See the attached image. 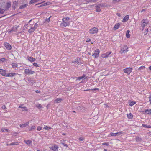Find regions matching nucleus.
<instances>
[{
  "label": "nucleus",
  "mask_w": 151,
  "mask_h": 151,
  "mask_svg": "<svg viewBox=\"0 0 151 151\" xmlns=\"http://www.w3.org/2000/svg\"><path fill=\"white\" fill-rule=\"evenodd\" d=\"M128 47L126 45H124L123 47H121V50L119 51V52L121 54L126 53L128 51Z\"/></svg>",
  "instance_id": "obj_1"
},
{
  "label": "nucleus",
  "mask_w": 151,
  "mask_h": 151,
  "mask_svg": "<svg viewBox=\"0 0 151 151\" xmlns=\"http://www.w3.org/2000/svg\"><path fill=\"white\" fill-rule=\"evenodd\" d=\"M132 69L133 68H132L129 67L124 69L123 71L125 73L129 75L132 71Z\"/></svg>",
  "instance_id": "obj_2"
},
{
  "label": "nucleus",
  "mask_w": 151,
  "mask_h": 151,
  "mask_svg": "<svg viewBox=\"0 0 151 151\" xmlns=\"http://www.w3.org/2000/svg\"><path fill=\"white\" fill-rule=\"evenodd\" d=\"M94 52H95L92 54V56H94L95 58H97L99 56L100 51L99 49H97L94 51Z\"/></svg>",
  "instance_id": "obj_3"
},
{
  "label": "nucleus",
  "mask_w": 151,
  "mask_h": 151,
  "mask_svg": "<svg viewBox=\"0 0 151 151\" xmlns=\"http://www.w3.org/2000/svg\"><path fill=\"white\" fill-rule=\"evenodd\" d=\"M98 29L96 27H94L91 28L89 30V33L91 34H94L96 33L98 31Z\"/></svg>",
  "instance_id": "obj_4"
},
{
  "label": "nucleus",
  "mask_w": 151,
  "mask_h": 151,
  "mask_svg": "<svg viewBox=\"0 0 151 151\" xmlns=\"http://www.w3.org/2000/svg\"><path fill=\"white\" fill-rule=\"evenodd\" d=\"M123 131H120L116 133H110V135L111 136H116L120 135L121 134H123Z\"/></svg>",
  "instance_id": "obj_5"
},
{
  "label": "nucleus",
  "mask_w": 151,
  "mask_h": 151,
  "mask_svg": "<svg viewBox=\"0 0 151 151\" xmlns=\"http://www.w3.org/2000/svg\"><path fill=\"white\" fill-rule=\"evenodd\" d=\"M24 72L26 74L29 75L33 74L35 73V72L32 71L30 69H26L24 70Z\"/></svg>",
  "instance_id": "obj_6"
},
{
  "label": "nucleus",
  "mask_w": 151,
  "mask_h": 151,
  "mask_svg": "<svg viewBox=\"0 0 151 151\" xmlns=\"http://www.w3.org/2000/svg\"><path fill=\"white\" fill-rule=\"evenodd\" d=\"M4 45L5 47L8 50H10L12 49V46L8 43L7 42H5L4 44Z\"/></svg>",
  "instance_id": "obj_7"
},
{
  "label": "nucleus",
  "mask_w": 151,
  "mask_h": 151,
  "mask_svg": "<svg viewBox=\"0 0 151 151\" xmlns=\"http://www.w3.org/2000/svg\"><path fill=\"white\" fill-rule=\"evenodd\" d=\"M18 4V1H14L12 6V7L14 10H15L16 8L17 7Z\"/></svg>",
  "instance_id": "obj_8"
},
{
  "label": "nucleus",
  "mask_w": 151,
  "mask_h": 151,
  "mask_svg": "<svg viewBox=\"0 0 151 151\" xmlns=\"http://www.w3.org/2000/svg\"><path fill=\"white\" fill-rule=\"evenodd\" d=\"M70 25V23L69 22H65L62 23L60 25L63 27H65L66 26H69Z\"/></svg>",
  "instance_id": "obj_9"
},
{
  "label": "nucleus",
  "mask_w": 151,
  "mask_h": 151,
  "mask_svg": "<svg viewBox=\"0 0 151 151\" xmlns=\"http://www.w3.org/2000/svg\"><path fill=\"white\" fill-rule=\"evenodd\" d=\"M106 6H106V4L101 3V4H98L96 5L95 6V7L96 8H100V7H106Z\"/></svg>",
  "instance_id": "obj_10"
},
{
  "label": "nucleus",
  "mask_w": 151,
  "mask_h": 151,
  "mask_svg": "<svg viewBox=\"0 0 151 151\" xmlns=\"http://www.w3.org/2000/svg\"><path fill=\"white\" fill-rule=\"evenodd\" d=\"M28 82L32 85L33 84L35 83L36 82V81L30 78H28Z\"/></svg>",
  "instance_id": "obj_11"
},
{
  "label": "nucleus",
  "mask_w": 151,
  "mask_h": 151,
  "mask_svg": "<svg viewBox=\"0 0 151 151\" xmlns=\"http://www.w3.org/2000/svg\"><path fill=\"white\" fill-rule=\"evenodd\" d=\"M0 74L3 76H5L6 75V71L4 70L0 69Z\"/></svg>",
  "instance_id": "obj_12"
},
{
  "label": "nucleus",
  "mask_w": 151,
  "mask_h": 151,
  "mask_svg": "<svg viewBox=\"0 0 151 151\" xmlns=\"http://www.w3.org/2000/svg\"><path fill=\"white\" fill-rule=\"evenodd\" d=\"M11 6V4L10 2H8L7 3L6 5V9L7 10L10 8Z\"/></svg>",
  "instance_id": "obj_13"
},
{
  "label": "nucleus",
  "mask_w": 151,
  "mask_h": 151,
  "mask_svg": "<svg viewBox=\"0 0 151 151\" xmlns=\"http://www.w3.org/2000/svg\"><path fill=\"white\" fill-rule=\"evenodd\" d=\"M145 114H151V109H147L145 110Z\"/></svg>",
  "instance_id": "obj_14"
},
{
  "label": "nucleus",
  "mask_w": 151,
  "mask_h": 151,
  "mask_svg": "<svg viewBox=\"0 0 151 151\" xmlns=\"http://www.w3.org/2000/svg\"><path fill=\"white\" fill-rule=\"evenodd\" d=\"M23 106V105H22L21 106H20L19 107V108H22L23 109L22 110V111H28V109L25 106Z\"/></svg>",
  "instance_id": "obj_15"
},
{
  "label": "nucleus",
  "mask_w": 151,
  "mask_h": 151,
  "mask_svg": "<svg viewBox=\"0 0 151 151\" xmlns=\"http://www.w3.org/2000/svg\"><path fill=\"white\" fill-rule=\"evenodd\" d=\"M129 19V16L128 15H127L123 18L122 20L123 22H127Z\"/></svg>",
  "instance_id": "obj_16"
},
{
  "label": "nucleus",
  "mask_w": 151,
  "mask_h": 151,
  "mask_svg": "<svg viewBox=\"0 0 151 151\" xmlns=\"http://www.w3.org/2000/svg\"><path fill=\"white\" fill-rule=\"evenodd\" d=\"M28 60L30 62L35 61L36 60V59L32 57H28Z\"/></svg>",
  "instance_id": "obj_17"
},
{
  "label": "nucleus",
  "mask_w": 151,
  "mask_h": 151,
  "mask_svg": "<svg viewBox=\"0 0 151 151\" xmlns=\"http://www.w3.org/2000/svg\"><path fill=\"white\" fill-rule=\"evenodd\" d=\"M16 75V73H8L6 75V77H12Z\"/></svg>",
  "instance_id": "obj_18"
},
{
  "label": "nucleus",
  "mask_w": 151,
  "mask_h": 151,
  "mask_svg": "<svg viewBox=\"0 0 151 151\" xmlns=\"http://www.w3.org/2000/svg\"><path fill=\"white\" fill-rule=\"evenodd\" d=\"M120 25V24L119 23H117L114 26V29L115 30H116V29H118L119 28V26Z\"/></svg>",
  "instance_id": "obj_19"
},
{
  "label": "nucleus",
  "mask_w": 151,
  "mask_h": 151,
  "mask_svg": "<svg viewBox=\"0 0 151 151\" xmlns=\"http://www.w3.org/2000/svg\"><path fill=\"white\" fill-rule=\"evenodd\" d=\"M24 142L27 145H29L30 144H32V141L30 140H24Z\"/></svg>",
  "instance_id": "obj_20"
},
{
  "label": "nucleus",
  "mask_w": 151,
  "mask_h": 151,
  "mask_svg": "<svg viewBox=\"0 0 151 151\" xmlns=\"http://www.w3.org/2000/svg\"><path fill=\"white\" fill-rule=\"evenodd\" d=\"M80 58H77L75 60V61L74 62V63L76 62L77 64H80L81 62H80Z\"/></svg>",
  "instance_id": "obj_21"
},
{
  "label": "nucleus",
  "mask_w": 151,
  "mask_h": 151,
  "mask_svg": "<svg viewBox=\"0 0 151 151\" xmlns=\"http://www.w3.org/2000/svg\"><path fill=\"white\" fill-rule=\"evenodd\" d=\"M58 147L56 145H54L53 146V150L54 151H58Z\"/></svg>",
  "instance_id": "obj_22"
},
{
  "label": "nucleus",
  "mask_w": 151,
  "mask_h": 151,
  "mask_svg": "<svg viewBox=\"0 0 151 151\" xmlns=\"http://www.w3.org/2000/svg\"><path fill=\"white\" fill-rule=\"evenodd\" d=\"M127 116L128 118L129 119H131L133 118V115L131 113H130L129 114H127Z\"/></svg>",
  "instance_id": "obj_23"
},
{
  "label": "nucleus",
  "mask_w": 151,
  "mask_h": 151,
  "mask_svg": "<svg viewBox=\"0 0 151 151\" xmlns=\"http://www.w3.org/2000/svg\"><path fill=\"white\" fill-rule=\"evenodd\" d=\"M29 124V122H27L26 123L23 124H20V126L21 128H23L26 127L27 125H28Z\"/></svg>",
  "instance_id": "obj_24"
},
{
  "label": "nucleus",
  "mask_w": 151,
  "mask_h": 151,
  "mask_svg": "<svg viewBox=\"0 0 151 151\" xmlns=\"http://www.w3.org/2000/svg\"><path fill=\"white\" fill-rule=\"evenodd\" d=\"M142 140V139L141 138L137 136L136 138V141L137 142H141Z\"/></svg>",
  "instance_id": "obj_25"
},
{
  "label": "nucleus",
  "mask_w": 151,
  "mask_h": 151,
  "mask_svg": "<svg viewBox=\"0 0 151 151\" xmlns=\"http://www.w3.org/2000/svg\"><path fill=\"white\" fill-rule=\"evenodd\" d=\"M130 32V31L129 30H127V32L126 34V36L127 38H129L130 36V35L129 34V33Z\"/></svg>",
  "instance_id": "obj_26"
},
{
  "label": "nucleus",
  "mask_w": 151,
  "mask_h": 151,
  "mask_svg": "<svg viewBox=\"0 0 151 151\" xmlns=\"http://www.w3.org/2000/svg\"><path fill=\"white\" fill-rule=\"evenodd\" d=\"M85 76L86 75L85 74H83L81 76L77 77V79L80 80L84 78Z\"/></svg>",
  "instance_id": "obj_27"
},
{
  "label": "nucleus",
  "mask_w": 151,
  "mask_h": 151,
  "mask_svg": "<svg viewBox=\"0 0 151 151\" xmlns=\"http://www.w3.org/2000/svg\"><path fill=\"white\" fill-rule=\"evenodd\" d=\"M39 0H31L29 3V4H32L35 3H36L38 2Z\"/></svg>",
  "instance_id": "obj_28"
},
{
  "label": "nucleus",
  "mask_w": 151,
  "mask_h": 151,
  "mask_svg": "<svg viewBox=\"0 0 151 151\" xmlns=\"http://www.w3.org/2000/svg\"><path fill=\"white\" fill-rule=\"evenodd\" d=\"M136 103V102L135 101H132L131 102H129V105L131 106H133V105H134V104H135Z\"/></svg>",
  "instance_id": "obj_29"
},
{
  "label": "nucleus",
  "mask_w": 151,
  "mask_h": 151,
  "mask_svg": "<svg viewBox=\"0 0 151 151\" xmlns=\"http://www.w3.org/2000/svg\"><path fill=\"white\" fill-rule=\"evenodd\" d=\"M7 9H1L0 8V14H3L5 11H7Z\"/></svg>",
  "instance_id": "obj_30"
},
{
  "label": "nucleus",
  "mask_w": 151,
  "mask_h": 151,
  "mask_svg": "<svg viewBox=\"0 0 151 151\" xmlns=\"http://www.w3.org/2000/svg\"><path fill=\"white\" fill-rule=\"evenodd\" d=\"M1 130L2 132H8L9 130L7 129L2 128L1 129Z\"/></svg>",
  "instance_id": "obj_31"
},
{
  "label": "nucleus",
  "mask_w": 151,
  "mask_h": 151,
  "mask_svg": "<svg viewBox=\"0 0 151 151\" xmlns=\"http://www.w3.org/2000/svg\"><path fill=\"white\" fill-rule=\"evenodd\" d=\"M27 4H25L23 5H22L20 6L19 9H24L27 7Z\"/></svg>",
  "instance_id": "obj_32"
},
{
  "label": "nucleus",
  "mask_w": 151,
  "mask_h": 151,
  "mask_svg": "<svg viewBox=\"0 0 151 151\" xmlns=\"http://www.w3.org/2000/svg\"><path fill=\"white\" fill-rule=\"evenodd\" d=\"M11 65L13 68H16L17 67V64L15 63H12L11 64Z\"/></svg>",
  "instance_id": "obj_33"
},
{
  "label": "nucleus",
  "mask_w": 151,
  "mask_h": 151,
  "mask_svg": "<svg viewBox=\"0 0 151 151\" xmlns=\"http://www.w3.org/2000/svg\"><path fill=\"white\" fill-rule=\"evenodd\" d=\"M19 144V143L18 142H12L9 144V145H17Z\"/></svg>",
  "instance_id": "obj_34"
},
{
  "label": "nucleus",
  "mask_w": 151,
  "mask_h": 151,
  "mask_svg": "<svg viewBox=\"0 0 151 151\" xmlns=\"http://www.w3.org/2000/svg\"><path fill=\"white\" fill-rule=\"evenodd\" d=\"M6 61L7 60L4 58L0 59V62H4Z\"/></svg>",
  "instance_id": "obj_35"
},
{
  "label": "nucleus",
  "mask_w": 151,
  "mask_h": 151,
  "mask_svg": "<svg viewBox=\"0 0 151 151\" xmlns=\"http://www.w3.org/2000/svg\"><path fill=\"white\" fill-rule=\"evenodd\" d=\"M142 126L145 128H151V126L147 125V124H142Z\"/></svg>",
  "instance_id": "obj_36"
},
{
  "label": "nucleus",
  "mask_w": 151,
  "mask_h": 151,
  "mask_svg": "<svg viewBox=\"0 0 151 151\" xmlns=\"http://www.w3.org/2000/svg\"><path fill=\"white\" fill-rule=\"evenodd\" d=\"M69 19V18L68 17L64 18L62 19V21L63 22H66L68 21Z\"/></svg>",
  "instance_id": "obj_37"
},
{
  "label": "nucleus",
  "mask_w": 151,
  "mask_h": 151,
  "mask_svg": "<svg viewBox=\"0 0 151 151\" xmlns=\"http://www.w3.org/2000/svg\"><path fill=\"white\" fill-rule=\"evenodd\" d=\"M62 100V99L61 98H57L55 100V101L57 103H59Z\"/></svg>",
  "instance_id": "obj_38"
},
{
  "label": "nucleus",
  "mask_w": 151,
  "mask_h": 151,
  "mask_svg": "<svg viewBox=\"0 0 151 151\" xmlns=\"http://www.w3.org/2000/svg\"><path fill=\"white\" fill-rule=\"evenodd\" d=\"M148 22H145V23L144 24H142V30H144V27L147 24V23Z\"/></svg>",
  "instance_id": "obj_39"
},
{
  "label": "nucleus",
  "mask_w": 151,
  "mask_h": 151,
  "mask_svg": "<svg viewBox=\"0 0 151 151\" xmlns=\"http://www.w3.org/2000/svg\"><path fill=\"white\" fill-rule=\"evenodd\" d=\"M51 128H52L51 127H48L47 126H46L45 127H44L43 129L45 130H49L51 129Z\"/></svg>",
  "instance_id": "obj_40"
},
{
  "label": "nucleus",
  "mask_w": 151,
  "mask_h": 151,
  "mask_svg": "<svg viewBox=\"0 0 151 151\" xmlns=\"http://www.w3.org/2000/svg\"><path fill=\"white\" fill-rule=\"evenodd\" d=\"M36 106L39 109L42 107V105L40 104H37V105H36Z\"/></svg>",
  "instance_id": "obj_41"
},
{
  "label": "nucleus",
  "mask_w": 151,
  "mask_h": 151,
  "mask_svg": "<svg viewBox=\"0 0 151 151\" xmlns=\"http://www.w3.org/2000/svg\"><path fill=\"white\" fill-rule=\"evenodd\" d=\"M96 11L97 12H100L101 11V10L99 8H96Z\"/></svg>",
  "instance_id": "obj_42"
},
{
  "label": "nucleus",
  "mask_w": 151,
  "mask_h": 151,
  "mask_svg": "<svg viewBox=\"0 0 151 151\" xmlns=\"http://www.w3.org/2000/svg\"><path fill=\"white\" fill-rule=\"evenodd\" d=\"M34 31L31 28L28 30L30 34L32 33Z\"/></svg>",
  "instance_id": "obj_43"
},
{
  "label": "nucleus",
  "mask_w": 151,
  "mask_h": 151,
  "mask_svg": "<svg viewBox=\"0 0 151 151\" xmlns=\"http://www.w3.org/2000/svg\"><path fill=\"white\" fill-rule=\"evenodd\" d=\"M36 127L35 126H32L31 128L30 129H29V130H35Z\"/></svg>",
  "instance_id": "obj_44"
},
{
  "label": "nucleus",
  "mask_w": 151,
  "mask_h": 151,
  "mask_svg": "<svg viewBox=\"0 0 151 151\" xmlns=\"http://www.w3.org/2000/svg\"><path fill=\"white\" fill-rule=\"evenodd\" d=\"M112 53V52L111 51H110L109 52H107L106 54V57H108Z\"/></svg>",
  "instance_id": "obj_45"
},
{
  "label": "nucleus",
  "mask_w": 151,
  "mask_h": 151,
  "mask_svg": "<svg viewBox=\"0 0 151 151\" xmlns=\"http://www.w3.org/2000/svg\"><path fill=\"white\" fill-rule=\"evenodd\" d=\"M145 68V67L144 66H142L139 68L138 70L140 71L142 69H143Z\"/></svg>",
  "instance_id": "obj_46"
},
{
  "label": "nucleus",
  "mask_w": 151,
  "mask_h": 151,
  "mask_svg": "<svg viewBox=\"0 0 151 151\" xmlns=\"http://www.w3.org/2000/svg\"><path fill=\"white\" fill-rule=\"evenodd\" d=\"M79 139L80 141H83L84 140V138L83 137H80L79 138Z\"/></svg>",
  "instance_id": "obj_47"
},
{
  "label": "nucleus",
  "mask_w": 151,
  "mask_h": 151,
  "mask_svg": "<svg viewBox=\"0 0 151 151\" xmlns=\"http://www.w3.org/2000/svg\"><path fill=\"white\" fill-rule=\"evenodd\" d=\"M106 53H104L102 55L101 57L103 58H107V57H106Z\"/></svg>",
  "instance_id": "obj_48"
},
{
  "label": "nucleus",
  "mask_w": 151,
  "mask_h": 151,
  "mask_svg": "<svg viewBox=\"0 0 151 151\" xmlns=\"http://www.w3.org/2000/svg\"><path fill=\"white\" fill-rule=\"evenodd\" d=\"M102 145H105L106 146H108L109 145V142H104L102 143Z\"/></svg>",
  "instance_id": "obj_49"
},
{
  "label": "nucleus",
  "mask_w": 151,
  "mask_h": 151,
  "mask_svg": "<svg viewBox=\"0 0 151 151\" xmlns=\"http://www.w3.org/2000/svg\"><path fill=\"white\" fill-rule=\"evenodd\" d=\"M45 6L47 5H48L51 4V3L50 2H47L46 3H44Z\"/></svg>",
  "instance_id": "obj_50"
},
{
  "label": "nucleus",
  "mask_w": 151,
  "mask_h": 151,
  "mask_svg": "<svg viewBox=\"0 0 151 151\" xmlns=\"http://www.w3.org/2000/svg\"><path fill=\"white\" fill-rule=\"evenodd\" d=\"M42 129V127L40 126L38 127L37 128V130L38 131H40Z\"/></svg>",
  "instance_id": "obj_51"
},
{
  "label": "nucleus",
  "mask_w": 151,
  "mask_h": 151,
  "mask_svg": "<svg viewBox=\"0 0 151 151\" xmlns=\"http://www.w3.org/2000/svg\"><path fill=\"white\" fill-rule=\"evenodd\" d=\"M45 6L44 3L42 4L40 6H38V8H40V7H42L43 6Z\"/></svg>",
  "instance_id": "obj_52"
},
{
  "label": "nucleus",
  "mask_w": 151,
  "mask_h": 151,
  "mask_svg": "<svg viewBox=\"0 0 151 151\" xmlns=\"http://www.w3.org/2000/svg\"><path fill=\"white\" fill-rule=\"evenodd\" d=\"M37 26H38V24H37V22L35 24L34 27V28H35L36 29V28L37 27Z\"/></svg>",
  "instance_id": "obj_53"
},
{
  "label": "nucleus",
  "mask_w": 151,
  "mask_h": 151,
  "mask_svg": "<svg viewBox=\"0 0 151 151\" xmlns=\"http://www.w3.org/2000/svg\"><path fill=\"white\" fill-rule=\"evenodd\" d=\"M51 16L49 18H48L47 19L45 20V22H48L50 21V18L51 17Z\"/></svg>",
  "instance_id": "obj_54"
},
{
  "label": "nucleus",
  "mask_w": 151,
  "mask_h": 151,
  "mask_svg": "<svg viewBox=\"0 0 151 151\" xmlns=\"http://www.w3.org/2000/svg\"><path fill=\"white\" fill-rule=\"evenodd\" d=\"M62 144L64 146H65L66 147H68V145L64 143H62Z\"/></svg>",
  "instance_id": "obj_55"
},
{
  "label": "nucleus",
  "mask_w": 151,
  "mask_h": 151,
  "mask_svg": "<svg viewBox=\"0 0 151 151\" xmlns=\"http://www.w3.org/2000/svg\"><path fill=\"white\" fill-rule=\"evenodd\" d=\"M33 65L35 67H39V66L36 63H34L33 64Z\"/></svg>",
  "instance_id": "obj_56"
},
{
  "label": "nucleus",
  "mask_w": 151,
  "mask_h": 151,
  "mask_svg": "<svg viewBox=\"0 0 151 151\" xmlns=\"http://www.w3.org/2000/svg\"><path fill=\"white\" fill-rule=\"evenodd\" d=\"M145 22H146V21L145 20V19H143L141 22L142 23V24H144Z\"/></svg>",
  "instance_id": "obj_57"
},
{
  "label": "nucleus",
  "mask_w": 151,
  "mask_h": 151,
  "mask_svg": "<svg viewBox=\"0 0 151 151\" xmlns=\"http://www.w3.org/2000/svg\"><path fill=\"white\" fill-rule=\"evenodd\" d=\"M2 108L4 109H6V106L5 105H3L2 106Z\"/></svg>",
  "instance_id": "obj_58"
},
{
  "label": "nucleus",
  "mask_w": 151,
  "mask_h": 151,
  "mask_svg": "<svg viewBox=\"0 0 151 151\" xmlns=\"http://www.w3.org/2000/svg\"><path fill=\"white\" fill-rule=\"evenodd\" d=\"M44 2H45V1H43L42 2H41V3H38V4H36V5H38L42 3H43Z\"/></svg>",
  "instance_id": "obj_59"
},
{
  "label": "nucleus",
  "mask_w": 151,
  "mask_h": 151,
  "mask_svg": "<svg viewBox=\"0 0 151 151\" xmlns=\"http://www.w3.org/2000/svg\"><path fill=\"white\" fill-rule=\"evenodd\" d=\"M31 28H32L33 30L34 31H35V29H36V28H34V27H31Z\"/></svg>",
  "instance_id": "obj_60"
},
{
  "label": "nucleus",
  "mask_w": 151,
  "mask_h": 151,
  "mask_svg": "<svg viewBox=\"0 0 151 151\" xmlns=\"http://www.w3.org/2000/svg\"><path fill=\"white\" fill-rule=\"evenodd\" d=\"M49 148H50V149L52 150H53V146H52V147H49Z\"/></svg>",
  "instance_id": "obj_61"
},
{
  "label": "nucleus",
  "mask_w": 151,
  "mask_h": 151,
  "mask_svg": "<svg viewBox=\"0 0 151 151\" xmlns=\"http://www.w3.org/2000/svg\"><path fill=\"white\" fill-rule=\"evenodd\" d=\"M146 10V9H142V10L141 11V12H145Z\"/></svg>",
  "instance_id": "obj_62"
},
{
  "label": "nucleus",
  "mask_w": 151,
  "mask_h": 151,
  "mask_svg": "<svg viewBox=\"0 0 151 151\" xmlns=\"http://www.w3.org/2000/svg\"><path fill=\"white\" fill-rule=\"evenodd\" d=\"M92 90L93 91H94V90H99V89L98 88H95L92 89Z\"/></svg>",
  "instance_id": "obj_63"
},
{
  "label": "nucleus",
  "mask_w": 151,
  "mask_h": 151,
  "mask_svg": "<svg viewBox=\"0 0 151 151\" xmlns=\"http://www.w3.org/2000/svg\"><path fill=\"white\" fill-rule=\"evenodd\" d=\"M149 68L150 69V70H151V65L149 67Z\"/></svg>",
  "instance_id": "obj_64"
}]
</instances>
